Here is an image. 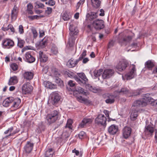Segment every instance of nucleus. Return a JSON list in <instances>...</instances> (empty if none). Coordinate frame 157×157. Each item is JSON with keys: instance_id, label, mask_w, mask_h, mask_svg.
Here are the masks:
<instances>
[{"instance_id": "nucleus-1", "label": "nucleus", "mask_w": 157, "mask_h": 157, "mask_svg": "<svg viewBox=\"0 0 157 157\" xmlns=\"http://www.w3.org/2000/svg\"><path fill=\"white\" fill-rule=\"evenodd\" d=\"M78 92L80 94L77 96V99L79 102L82 103H84L86 105H90L92 104V102L90 100H88L87 98H85L82 95L86 96L88 94V93L86 91H85L84 90L81 88L78 87L77 90Z\"/></svg>"}, {"instance_id": "nucleus-2", "label": "nucleus", "mask_w": 157, "mask_h": 157, "mask_svg": "<svg viewBox=\"0 0 157 157\" xmlns=\"http://www.w3.org/2000/svg\"><path fill=\"white\" fill-rule=\"evenodd\" d=\"M142 90L140 89H137L135 91L129 90L126 88H122L121 90H116L115 94L116 95L118 94H125L128 96H136L140 94L141 93Z\"/></svg>"}, {"instance_id": "nucleus-3", "label": "nucleus", "mask_w": 157, "mask_h": 157, "mask_svg": "<svg viewBox=\"0 0 157 157\" xmlns=\"http://www.w3.org/2000/svg\"><path fill=\"white\" fill-rule=\"evenodd\" d=\"M150 94H146L144 98L135 101L133 104V106L136 107H142L145 106L147 104L151 101L152 98L149 96Z\"/></svg>"}, {"instance_id": "nucleus-4", "label": "nucleus", "mask_w": 157, "mask_h": 157, "mask_svg": "<svg viewBox=\"0 0 157 157\" xmlns=\"http://www.w3.org/2000/svg\"><path fill=\"white\" fill-rule=\"evenodd\" d=\"M136 75V66L132 64L130 67L129 71L126 73L124 76H122V78L123 80H129L134 78Z\"/></svg>"}, {"instance_id": "nucleus-5", "label": "nucleus", "mask_w": 157, "mask_h": 157, "mask_svg": "<svg viewBox=\"0 0 157 157\" xmlns=\"http://www.w3.org/2000/svg\"><path fill=\"white\" fill-rule=\"evenodd\" d=\"M59 118V112L58 111L54 110L50 113L47 115L46 117V121L50 124L54 123Z\"/></svg>"}, {"instance_id": "nucleus-6", "label": "nucleus", "mask_w": 157, "mask_h": 157, "mask_svg": "<svg viewBox=\"0 0 157 157\" xmlns=\"http://www.w3.org/2000/svg\"><path fill=\"white\" fill-rule=\"evenodd\" d=\"M106 118L104 115L101 114H99L95 119V123L99 126H105L106 125Z\"/></svg>"}, {"instance_id": "nucleus-7", "label": "nucleus", "mask_w": 157, "mask_h": 157, "mask_svg": "<svg viewBox=\"0 0 157 157\" xmlns=\"http://www.w3.org/2000/svg\"><path fill=\"white\" fill-rule=\"evenodd\" d=\"M19 131V128H16L15 129V127H11L4 132V134L8 135L3 137L2 139L4 140L5 138H7L10 136H13L14 134L18 132Z\"/></svg>"}, {"instance_id": "nucleus-8", "label": "nucleus", "mask_w": 157, "mask_h": 157, "mask_svg": "<svg viewBox=\"0 0 157 157\" xmlns=\"http://www.w3.org/2000/svg\"><path fill=\"white\" fill-rule=\"evenodd\" d=\"M33 88L29 82L25 83L22 86L21 90L23 94H30L33 90Z\"/></svg>"}, {"instance_id": "nucleus-9", "label": "nucleus", "mask_w": 157, "mask_h": 157, "mask_svg": "<svg viewBox=\"0 0 157 157\" xmlns=\"http://www.w3.org/2000/svg\"><path fill=\"white\" fill-rule=\"evenodd\" d=\"M78 76L75 77V80L81 85L85 84L88 81V79L83 73H78Z\"/></svg>"}, {"instance_id": "nucleus-10", "label": "nucleus", "mask_w": 157, "mask_h": 157, "mask_svg": "<svg viewBox=\"0 0 157 157\" xmlns=\"http://www.w3.org/2000/svg\"><path fill=\"white\" fill-rule=\"evenodd\" d=\"M92 25L94 27L96 30H100L104 28V21L102 20L98 19L93 21Z\"/></svg>"}, {"instance_id": "nucleus-11", "label": "nucleus", "mask_w": 157, "mask_h": 157, "mask_svg": "<svg viewBox=\"0 0 157 157\" xmlns=\"http://www.w3.org/2000/svg\"><path fill=\"white\" fill-rule=\"evenodd\" d=\"M50 98L52 104L56 106L60 99V96L58 93L54 92L51 93L50 95Z\"/></svg>"}, {"instance_id": "nucleus-12", "label": "nucleus", "mask_w": 157, "mask_h": 157, "mask_svg": "<svg viewBox=\"0 0 157 157\" xmlns=\"http://www.w3.org/2000/svg\"><path fill=\"white\" fill-rule=\"evenodd\" d=\"M13 99L11 103L12 104L11 106L12 108H13L15 109H17L21 106V100L20 98H14L13 97Z\"/></svg>"}, {"instance_id": "nucleus-13", "label": "nucleus", "mask_w": 157, "mask_h": 157, "mask_svg": "<svg viewBox=\"0 0 157 157\" xmlns=\"http://www.w3.org/2000/svg\"><path fill=\"white\" fill-rule=\"evenodd\" d=\"M132 132L131 128L129 127H125L122 129V135L123 137L127 139L130 136Z\"/></svg>"}, {"instance_id": "nucleus-14", "label": "nucleus", "mask_w": 157, "mask_h": 157, "mask_svg": "<svg viewBox=\"0 0 157 157\" xmlns=\"http://www.w3.org/2000/svg\"><path fill=\"white\" fill-rule=\"evenodd\" d=\"M128 63L124 60H121L116 66V69L119 71H121L124 70L127 67Z\"/></svg>"}, {"instance_id": "nucleus-15", "label": "nucleus", "mask_w": 157, "mask_h": 157, "mask_svg": "<svg viewBox=\"0 0 157 157\" xmlns=\"http://www.w3.org/2000/svg\"><path fill=\"white\" fill-rule=\"evenodd\" d=\"M93 120V119L92 118H84L82 121V122L79 124L78 127L80 128H83L87 125L91 124Z\"/></svg>"}, {"instance_id": "nucleus-16", "label": "nucleus", "mask_w": 157, "mask_h": 157, "mask_svg": "<svg viewBox=\"0 0 157 157\" xmlns=\"http://www.w3.org/2000/svg\"><path fill=\"white\" fill-rule=\"evenodd\" d=\"M114 72V71L112 69H105L103 73L102 77L103 79L109 78L113 75Z\"/></svg>"}, {"instance_id": "nucleus-17", "label": "nucleus", "mask_w": 157, "mask_h": 157, "mask_svg": "<svg viewBox=\"0 0 157 157\" xmlns=\"http://www.w3.org/2000/svg\"><path fill=\"white\" fill-rule=\"evenodd\" d=\"M24 59L26 62L30 63L34 62L35 60V58L30 52H27L25 54Z\"/></svg>"}, {"instance_id": "nucleus-18", "label": "nucleus", "mask_w": 157, "mask_h": 157, "mask_svg": "<svg viewBox=\"0 0 157 157\" xmlns=\"http://www.w3.org/2000/svg\"><path fill=\"white\" fill-rule=\"evenodd\" d=\"M2 44L3 48H10L13 46L14 43L12 40H4Z\"/></svg>"}, {"instance_id": "nucleus-19", "label": "nucleus", "mask_w": 157, "mask_h": 157, "mask_svg": "<svg viewBox=\"0 0 157 157\" xmlns=\"http://www.w3.org/2000/svg\"><path fill=\"white\" fill-rule=\"evenodd\" d=\"M47 42V40H39L35 44L36 47L38 49L44 48Z\"/></svg>"}, {"instance_id": "nucleus-20", "label": "nucleus", "mask_w": 157, "mask_h": 157, "mask_svg": "<svg viewBox=\"0 0 157 157\" xmlns=\"http://www.w3.org/2000/svg\"><path fill=\"white\" fill-rule=\"evenodd\" d=\"M118 129L117 126L114 124L111 125L108 128L109 133L111 135H114L116 133Z\"/></svg>"}, {"instance_id": "nucleus-21", "label": "nucleus", "mask_w": 157, "mask_h": 157, "mask_svg": "<svg viewBox=\"0 0 157 157\" xmlns=\"http://www.w3.org/2000/svg\"><path fill=\"white\" fill-rule=\"evenodd\" d=\"M34 144L33 143L28 141L24 147V151L27 153H29L32 151Z\"/></svg>"}, {"instance_id": "nucleus-22", "label": "nucleus", "mask_w": 157, "mask_h": 157, "mask_svg": "<svg viewBox=\"0 0 157 157\" xmlns=\"http://www.w3.org/2000/svg\"><path fill=\"white\" fill-rule=\"evenodd\" d=\"M18 12V7L15 5L11 11V17L13 20H15L17 17Z\"/></svg>"}, {"instance_id": "nucleus-23", "label": "nucleus", "mask_w": 157, "mask_h": 157, "mask_svg": "<svg viewBox=\"0 0 157 157\" xmlns=\"http://www.w3.org/2000/svg\"><path fill=\"white\" fill-rule=\"evenodd\" d=\"M70 32L69 34L71 36H74L76 35L78 33V29L75 27L73 25H71L69 28Z\"/></svg>"}, {"instance_id": "nucleus-24", "label": "nucleus", "mask_w": 157, "mask_h": 157, "mask_svg": "<svg viewBox=\"0 0 157 157\" xmlns=\"http://www.w3.org/2000/svg\"><path fill=\"white\" fill-rule=\"evenodd\" d=\"M79 61L78 59L74 60L71 59L67 62V66L69 68H72L75 67Z\"/></svg>"}, {"instance_id": "nucleus-25", "label": "nucleus", "mask_w": 157, "mask_h": 157, "mask_svg": "<svg viewBox=\"0 0 157 157\" xmlns=\"http://www.w3.org/2000/svg\"><path fill=\"white\" fill-rule=\"evenodd\" d=\"M154 128L150 125H148L145 127L144 131L145 134L146 135L151 136L154 132Z\"/></svg>"}, {"instance_id": "nucleus-26", "label": "nucleus", "mask_w": 157, "mask_h": 157, "mask_svg": "<svg viewBox=\"0 0 157 157\" xmlns=\"http://www.w3.org/2000/svg\"><path fill=\"white\" fill-rule=\"evenodd\" d=\"M91 5L94 9H98L101 6V2L100 0H90Z\"/></svg>"}, {"instance_id": "nucleus-27", "label": "nucleus", "mask_w": 157, "mask_h": 157, "mask_svg": "<svg viewBox=\"0 0 157 157\" xmlns=\"http://www.w3.org/2000/svg\"><path fill=\"white\" fill-rule=\"evenodd\" d=\"M39 59L41 63H44L48 60V58L42 52L40 51L39 53Z\"/></svg>"}, {"instance_id": "nucleus-28", "label": "nucleus", "mask_w": 157, "mask_h": 157, "mask_svg": "<svg viewBox=\"0 0 157 157\" xmlns=\"http://www.w3.org/2000/svg\"><path fill=\"white\" fill-rule=\"evenodd\" d=\"M138 116V111L136 109L132 108L130 116V119L132 121L135 120Z\"/></svg>"}, {"instance_id": "nucleus-29", "label": "nucleus", "mask_w": 157, "mask_h": 157, "mask_svg": "<svg viewBox=\"0 0 157 157\" xmlns=\"http://www.w3.org/2000/svg\"><path fill=\"white\" fill-rule=\"evenodd\" d=\"M18 82V78L16 76L11 77L9 80L8 84L9 85H14L16 84Z\"/></svg>"}, {"instance_id": "nucleus-30", "label": "nucleus", "mask_w": 157, "mask_h": 157, "mask_svg": "<svg viewBox=\"0 0 157 157\" xmlns=\"http://www.w3.org/2000/svg\"><path fill=\"white\" fill-rule=\"evenodd\" d=\"M33 73L30 71H27L23 74L24 78L27 80H30L32 79L33 76Z\"/></svg>"}, {"instance_id": "nucleus-31", "label": "nucleus", "mask_w": 157, "mask_h": 157, "mask_svg": "<svg viewBox=\"0 0 157 157\" xmlns=\"http://www.w3.org/2000/svg\"><path fill=\"white\" fill-rule=\"evenodd\" d=\"M13 100V97L7 98L3 101L2 105L4 107H8L10 104H11Z\"/></svg>"}, {"instance_id": "nucleus-32", "label": "nucleus", "mask_w": 157, "mask_h": 157, "mask_svg": "<svg viewBox=\"0 0 157 157\" xmlns=\"http://www.w3.org/2000/svg\"><path fill=\"white\" fill-rule=\"evenodd\" d=\"M44 84L46 87L50 89H54L56 88V85L48 81L44 82Z\"/></svg>"}, {"instance_id": "nucleus-33", "label": "nucleus", "mask_w": 157, "mask_h": 157, "mask_svg": "<svg viewBox=\"0 0 157 157\" xmlns=\"http://www.w3.org/2000/svg\"><path fill=\"white\" fill-rule=\"evenodd\" d=\"M116 95H112L108 97L105 100V101L107 104H112L115 101V98Z\"/></svg>"}, {"instance_id": "nucleus-34", "label": "nucleus", "mask_w": 157, "mask_h": 157, "mask_svg": "<svg viewBox=\"0 0 157 157\" xmlns=\"http://www.w3.org/2000/svg\"><path fill=\"white\" fill-rule=\"evenodd\" d=\"M145 67L149 70H151L154 67V64L153 62L149 60L145 63Z\"/></svg>"}, {"instance_id": "nucleus-35", "label": "nucleus", "mask_w": 157, "mask_h": 157, "mask_svg": "<svg viewBox=\"0 0 157 157\" xmlns=\"http://www.w3.org/2000/svg\"><path fill=\"white\" fill-rule=\"evenodd\" d=\"M97 13L91 12L89 15H86V17H88L90 20H92L96 18L97 17Z\"/></svg>"}, {"instance_id": "nucleus-36", "label": "nucleus", "mask_w": 157, "mask_h": 157, "mask_svg": "<svg viewBox=\"0 0 157 157\" xmlns=\"http://www.w3.org/2000/svg\"><path fill=\"white\" fill-rule=\"evenodd\" d=\"M74 40H68L67 42L65 41L66 43V48L68 49L73 47L75 44Z\"/></svg>"}, {"instance_id": "nucleus-37", "label": "nucleus", "mask_w": 157, "mask_h": 157, "mask_svg": "<svg viewBox=\"0 0 157 157\" xmlns=\"http://www.w3.org/2000/svg\"><path fill=\"white\" fill-rule=\"evenodd\" d=\"M27 9V12L28 14H33L34 13L33 11V6L31 3H29L28 4Z\"/></svg>"}, {"instance_id": "nucleus-38", "label": "nucleus", "mask_w": 157, "mask_h": 157, "mask_svg": "<svg viewBox=\"0 0 157 157\" xmlns=\"http://www.w3.org/2000/svg\"><path fill=\"white\" fill-rule=\"evenodd\" d=\"M62 17L64 21H68L71 17V16L69 14V13L66 12L63 13L62 14Z\"/></svg>"}, {"instance_id": "nucleus-39", "label": "nucleus", "mask_w": 157, "mask_h": 157, "mask_svg": "<svg viewBox=\"0 0 157 157\" xmlns=\"http://www.w3.org/2000/svg\"><path fill=\"white\" fill-rule=\"evenodd\" d=\"M103 72V69H100L98 70H95L94 71V75L95 78H98L100 76Z\"/></svg>"}, {"instance_id": "nucleus-40", "label": "nucleus", "mask_w": 157, "mask_h": 157, "mask_svg": "<svg viewBox=\"0 0 157 157\" xmlns=\"http://www.w3.org/2000/svg\"><path fill=\"white\" fill-rule=\"evenodd\" d=\"M53 154V152L52 148L47 150L45 154V157H52Z\"/></svg>"}, {"instance_id": "nucleus-41", "label": "nucleus", "mask_w": 157, "mask_h": 157, "mask_svg": "<svg viewBox=\"0 0 157 157\" xmlns=\"http://www.w3.org/2000/svg\"><path fill=\"white\" fill-rule=\"evenodd\" d=\"M52 74L55 77H57L60 75V74L58 69L54 67H53L51 69Z\"/></svg>"}, {"instance_id": "nucleus-42", "label": "nucleus", "mask_w": 157, "mask_h": 157, "mask_svg": "<svg viewBox=\"0 0 157 157\" xmlns=\"http://www.w3.org/2000/svg\"><path fill=\"white\" fill-rule=\"evenodd\" d=\"M86 89L90 91H91L94 93H96L97 91V90L94 87L90 85L87 84L86 85Z\"/></svg>"}, {"instance_id": "nucleus-43", "label": "nucleus", "mask_w": 157, "mask_h": 157, "mask_svg": "<svg viewBox=\"0 0 157 157\" xmlns=\"http://www.w3.org/2000/svg\"><path fill=\"white\" fill-rule=\"evenodd\" d=\"M131 33L128 32V31H125L123 33H121L120 34L121 36L124 35L125 37L127 38L128 39H131L132 38L131 36L128 35V33Z\"/></svg>"}, {"instance_id": "nucleus-44", "label": "nucleus", "mask_w": 157, "mask_h": 157, "mask_svg": "<svg viewBox=\"0 0 157 157\" xmlns=\"http://www.w3.org/2000/svg\"><path fill=\"white\" fill-rule=\"evenodd\" d=\"M78 136L80 139H83L86 137V134L84 131H82L78 134Z\"/></svg>"}, {"instance_id": "nucleus-45", "label": "nucleus", "mask_w": 157, "mask_h": 157, "mask_svg": "<svg viewBox=\"0 0 157 157\" xmlns=\"http://www.w3.org/2000/svg\"><path fill=\"white\" fill-rule=\"evenodd\" d=\"M17 45L19 47L22 48L23 47L25 43L24 40H17Z\"/></svg>"}, {"instance_id": "nucleus-46", "label": "nucleus", "mask_w": 157, "mask_h": 157, "mask_svg": "<svg viewBox=\"0 0 157 157\" xmlns=\"http://www.w3.org/2000/svg\"><path fill=\"white\" fill-rule=\"evenodd\" d=\"M85 1V0H80L79 2H78L77 4V5L76 6V11H77L79 9V8L81 5H82Z\"/></svg>"}, {"instance_id": "nucleus-47", "label": "nucleus", "mask_w": 157, "mask_h": 157, "mask_svg": "<svg viewBox=\"0 0 157 157\" xmlns=\"http://www.w3.org/2000/svg\"><path fill=\"white\" fill-rule=\"evenodd\" d=\"M86 50H83V51L79 57L78 59L79 61L81 60L82 59L84 58L86 55Z\"/></svg>"}, {"instance_id": "nucleus-48", "label": "nucleus", "mask_w": 157, "mask_h": 157, "mask_svg": "<svg viewBox=\"0 0 157 157\" xmlns=\"http://www.w3.org/2000/svg\"><path fill=\"white\" fill-rule=\"evenodd\" d=\"M56 2L53 0H49L45 2V4L49 6H53L55 4Z\"/></svg>"}, {"instance_id": "nucleus-49", "label": "nucleus", "mask_w": 157, "mask_h": 157, "mask_svg": "<svg viewBox=\"0 0 157 157\" xmlns=\"http://www.w3.org/2000/svg\"><path fill=\"white\" fill-rule=\"evenodd\" d=\"M11 69L13 71H16L18 69V67L17 64L15 63H13L10 65Z\"/></svg>"}, {"instance_id": "nucleus-50", "label": "nucleus", "mask_w": 157, "mask_h": 157, "mask_svg": "<svg viewBox=\"0 0 157 157\" xmlns=\"http://www.w3.org/2000/svg\"><path fill=\"white\" fill-rule=\"evenodd\" d=\"M115 44L114 40H111L109 43L108 47V48H110L112 47Z\"/></svg>"}, {"instance_id": "nucleus-51", "label": "nucleus", "mask_w": 157, "mask_h": 157, "mask_svg": "<svg viewBox=\"0 0 157 157\" xmlns=\"http://www.w3.org/2000/svg\"><path fill=\"white\" fill-rule=\"evenodd\" d=\"M52 11V9L51 7H47V10L45 11L46 14L48 15L50 14Z\"/></svg>"}, {"instance_id": "nucleus-52", "label": "nucleus", "mask_w": 157, "mask_h": 157, "mask_svg": "<svg viewBox=\"0 0 157 157\" xmlns=\"http://www.w3.org/2000/svg\"><path fill=\"white\" fill-rule=\"evenodd\" d=\"M40 17L38 15H35L33 16H28V18L31 20H33L35 19H38Z\"/></svg>"}, {"instance_id": "nucleus-53", "label": "nucleus", "mask_w": 157, "mask_h": 157, "mask_svg": "<svg viewBox=\"0 0 157 157\" xmlns=\"http://www.w3.org/2000/svg\"><path fill=\"white\" fill-rule=\"evenodd\" d=\"M51 52L54 54L56 55L58 52L57 48L56 47H52L51 49Z\"/></svg>"}, {"instance_id": "nucleus-54", "label": "nucleus", "mask_w": 157, "mask_h": 157, "mask_svg": "<svg viewBox=\"0 0 157 157\" xmlns=\"http://www.w3.org/2000/svg\"><path fill=\"white\" fill-rule=\"evenodd\" d=\"M32 32L33 34V37L34 39L36 38L38 34L36 30L35 29H33L32 30Z\"/></svg>"}, {"instance_id": "nucleus-55", "label": "nucleus", "mask_w": 157, "mask_h": 157, "mask_svg": "<svg viewBox=\"0 0 157 157\" xmlns=\"http://www.w3.org/2000/svg\"><path fill=\"white\" fill-rule=\"evenodd\" d=\"M39 33L40 38H43L45 35L44 31L43 30L40 29Z\"/></svg>"}, {"instance_id": "nucleus-56", "label": "nucleus", "mask_w": 157, "mask_h": 157, "mask_svg": "<svg viewBox=\"0 0 157 157\" xmlns=\"http://www.w3.org/2000/svg\"><path fill=\"white\" fill-rule=\"evenodd\" d=\"M19 32L21 34H23L24 32L23 27L22 25H20L19 26Z\"/></svg>"}, {"instance_id": "nucleus-57", "label": "nucleus", "mask_w": 157, "mask_h": 157, "mask_svg": "<svg viewBox=\"0 0 157 157\" xmlns=\"http://www.w3.org/2000/svg\"><path fill=\"white\" fill-rule=\"evenodd\" d=\"M68 84L71 87H74L75 86V83L72 80H70L68 82Z\"/></svg>"}, {"instance_id": "nucleus-58", "label": "nucleus", "mask_w": 157, "mask_h": 157, "mask_svg": "<svg viewBox=\"0 0 157 157\" xmlns=\"http://www.w3.org/2000/svg\"><path fill=\"white\" fill-rule=\"evenodd\" d=\"M55 82L57 83H59L60 85H61L62 83V81L59 78H56L55 79Z\"/></svg>"}, {"instance_id": "nucleus-59", "label": "nucleus", "mask_w": 157, "mask_h": 157, "mask_svg": "<svg viewBox=\"0 0 157 157\" xmlns=\"http://www.w3.org/2000/svg\"><path fill=\"white\" fill-rule=\"evenodd\" d=\"M8 27H9V29H10L11 32L13 33L15 31V29L13 27L12 25L11 24H9L8 25Z\"/></svg>"}, {"instance_id": "nucleus-60", "label": "nucleus", "mask_w": 157, "mask_h": 157, "mask_svg": "<svg viewBox=\"0 0 157 157\" xmlns=\"http://www.w3.org/2000/svg\"><path fill=\"white\" fill-rule=\"evenodd\" d=\"M36 6H38V8H43L44 6V5L42 3H39L37 4L36 5Z\"/></svg>"}, {"instance_id": "nucleus-61", "label": "nucleus", "mask_w": 157, "mask_h": 157, "mask_svg": "<svg viewBox=\"0 0 157 157\" xmlns=\"http://www.w3.org/2000/svg\"><path fill=\"white\" fill-rule=\"evenodd\" d=\"M72 152L73 153H75L76 156H78L79 155V151L76 150L75 148L73 150Z\"/></svg>"}, {"instance_id": "nucleus-62", "label": "nucleus", "mask_w": 157, "mask_h": 157, "mask_svg": "<svg viewBox=\"0 0 157 157\" xmlns=\"http://www.w3.org/2000/svg\"><path fill=\"white\" fill-rule=\"evenodd\" d=\"M48 66H45L44 67L43 69V71L45 73H46L47 72H48Z\"/></svg>"}, {"instance_id": "nucleus-63", "label": "nucleus", "mask_w": 157, "mask_h": 157, "mask_svg": "<svg viewBox=\"0 0 157 157\" xmlns=\"http://www.w3.org/2000/svg\"><path fill=\"white\" fill-rule=\"evenodd\" d=\"M100 13L99 14V15L101 16H103L104 15V11L103 9H101L100 10Z\"/></svg>"}, {"instance_id": "nucleus-64", "label": "nucleus", "mask_w": 157, "mask_h": 157, "mask_svg": "<svg viewBox=\"0 0 157 157\" xmlns=\"http://www.w3.org/2000/svg\"><path fill=\"white\" fill-rule=\"evenodd\" d=\"M104 113L105 114L107 117H109V111L107 110H104Z\"/></svg>"}]
</instances>
